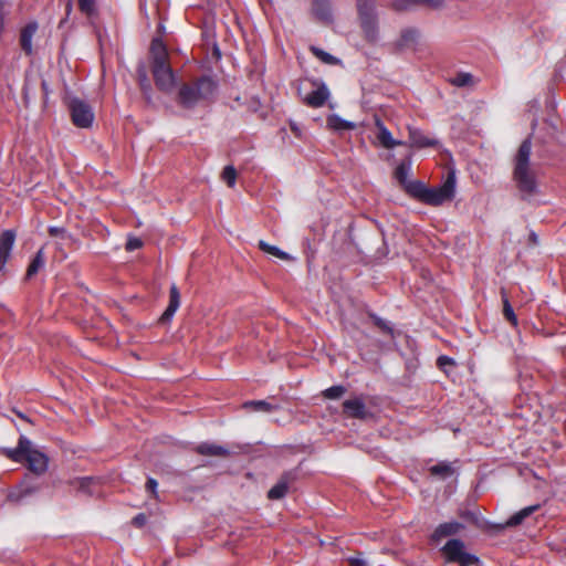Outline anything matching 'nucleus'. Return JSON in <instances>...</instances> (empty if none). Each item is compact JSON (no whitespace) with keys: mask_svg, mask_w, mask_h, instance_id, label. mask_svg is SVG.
<instances>
[{"mask_svg":"<svg viewBox=\"0 0 566 566\" xmlns=\"http://www.w3.org/2000/svg\"><path fill=\"white\" fill-rule=\"evenodd\" d=\"M531 155L532 140L531 137H527L521 143L513 158L512 172L513 181L521 193V198L524 200L530 199L538 192L536 174L531 167Z\"/></svg>","mask_w":566,"mask_h":566,"instance_id":"1","label":"nucleus"},{"mask_svg":"<svg viewBox=\"0 0 566 566\" xmlns=\"http://www.w3.org/2000/svg\"><path fill=\"white\" fill-rule=\"evenodd\" d=\"M0 454L13 462L23 463L35 475H42L49 469V457L25 436H20L15 448H0Z\"/></svg>","mask_w":566,"mask_h":566,"instance_id":"2","label":"nucleus"},{"mask_svg":"<svg viewBox=\"0 0 566 566\" xmlns=\"http://www.w3.org/2000/svg\"><path fill=\"white\" fill-rule=\"evenodd\" d=\"M217 88L218 83L210 75H201L182 83L178 88L176 101L181 107L191 109L201 103H211Z\"/></svg>","mask_w":566,"mask_h":566,"instance_id":"3","label":"nucleus"},{"mask_svg":"<svg viewBox=\"0 0 566 566\" xmlns=\"http://www.w3.org/2000/svg\"><path fill=\"white\" fill-rule=\"evenodd\" d=\"M149 54L150 70L156 87L164 93H170L175 87L176 76L170 65L167 46L161 39H153Z\"/></svg>","mask_w":566,"mask_h":566,"instance_id":"4","label":"nucleus"},{"mask_svg":"<svg viewBox=\"0 0 566 566\" xmlns=\"http://www.w3.org/2000/svg\"><path fill=\"white\" fill-rule=\"evenodd\" d=\"M359 25L367 42L376 43L379 38L376 0H356Z\"/></svg>","mask_w":566,"mask_h":566,"instance_id":"5","label":"nucleus"},{"mask_svg":"<svg viewBox=\"0 0 566 566\" xmlns=\"http://www.w3.org/2000/svg\"><path fill=\"white\" fill-rule=\"evenodd\" d=\"M455 174L450 170L440 187H428L426 197L423 200L424 205L438 207L447 201H451L455 195Z\"/></svg>","mask_w":566,"mask_h":566,"instance_id":"6","label":"nucleus"},{"mask_svg":"<svg viewBox=\"0 0 566 566\" xmlns=\"http://www.w3.org/2000/svg\"><path fill=\"white\" fill-rule=\"evenodd\" d=\"M442 553L449 563H458L460 566H470L479 563V558L464 551L461 539H449L442 547Z\"/></svg>","mask_w":566,"mask_h":566,"instance_id":"7","label":"nucleus"},{"mask_svg":"<svg viewBox=\"0 0 566 566\" xmlns=\"http://www.w3.org/2000/svg\"><path fill=\"white\" fill-rule=\"evenodd\" d=\"M72 123L78 128H88L94 120V112L90 104L80 99L72 98L69 103Z\"/></svg>","mask_w":566,"mask_h":566,"instance_id":"8","label":"nucleus"},{"mask_svg":"<svg viewBox=\"0 0 566 566\" xmlns=\"http://www.w3.org/2000/svg\"><path fill=\"white\" fill-rule=\"evenodd\" d=\"M296 469L285 471L280 476L279 481L269 490L268 499L272 501L283 499L287 494L290 486L296 481Z\"/></svg>","mask_w":566,"mask_h":566,"instance_id":"9","label":"nucleus"},{"mask_svg":"<svg viewBox=\"0 0 566 566\" xmlns=\"http://www.w3.org/2000/svg\"><path fill=\"white\" fill-rule=\"evenodd\" d=\"M343 412L348 418L360 420H364L369 416L365 401L360 397L345 400L343 402Z\"/></svg>","mask_w":566,"mask_h":566,"instance_id":"10","label":"nucleus"},{"mask_svg":"<svg viewBox=\"0 0 566 566\" xmlns=\"http://www.w3.org/2000/svg\"><path fill=\"white\" fill-rule=\"evenodd\" d=\"M311 10L318 22L325 25L333 23V9L329 0H312Z\"/></svg>","mask_w":566,"mask_h":566,"instance_id":"11","label":"nucleus"},{"mask_svg":"<svg viewBox=\"0 0 566 566\" xmlns=\"http://www.w3.org/2000/svg\"><path fill=\"white\" fill-rule=\"evenodd\" d=\"M313 85H317V87L308 93L303 102L312 108H319L326 103L331 93L325 83L313 82Z\"/></svg>","mask_w":566,"mask_h":566,"instance_id":"12","label":"nucleus"},{"mask_svg":"<svg viewBox=\"0 0 566 566\" xmlns=\"http://www.w3.org/2000/svg\"><path fill=\"white\" fill-rule=\"evenodd\" d=\"M15 231L4 230L0 234V272L3 271L14 245Z\"/></svg>","mask_w":566,"mask_h":566,"instance_id":"13","label":"nucleus"},{"mask_svg":"<svg viewBox=\"0 0 566 566\" xmlns=\"http://www.w3.org/2000/svg\"><path fill=\"white\" fill-rule=\"evenodd\" d=\"M408 132L411 147L422 149L427 147L437 148L440 145L437 138L426 135L419 128L408 127Z\"/></svg>","mask_w":566,"mask_h":566,"instance_id":"14","label":"nucleus"},{"mask_svg":"<svg viewBox=\"0 0 566 566\" xmlns=\"http://www.w3.org/2000/svg\"><path fill=\"white\" fill-rule=\"evenodd\" d=\"M463 528L464 525L457 521L441 523L436 527L431 535V539L433 542H440L444 537L457 535Z\"/></svg>","mask_w":566,"mask_h":566,"instance_id":"15","label":"nucleus"},{"mask_svg":"<svg viewBox=\"0 0 566 566\" xmlns=\"http://www.w3.org/2000/svg\"><path fill=\"white\" fill-rule=\"evenodd\" d=\"M38 30V23L36 22H30L27 25H24L20 31V46L21 50L27 54L31 55L33 53L32 48V39Z\"/></svg>","mask_w":566,"mask_h":566,"instance_id":"16","label":"nucleus"},{"mask_svg":"<svg viewBox=\"0 0 566 566\" xmlns=\"http://www.w3.org/2000/svg\"><path fill=\"white\" fill-rule=\"evenodd\" d=\"M180 306V293L176 284H172L169 290V304L163 313L160 321H170Z\"/></svg>","mask_w":566,"mask_h":566,"instance_id":"17","label":"nucleus"},{"mask_svg":"<svg viewBox=\"0 0 566 566\" xmlns=\"http://www.w3.org/2000/svg\"><path fill=\"white\" fill-rule=\"evenodd\" d=\"M419 38H420V32L418 29H416V28L402 29L400 32V36L396 42V46L399 50L410 48L418 43Z\"/></svg>","mask_w":566,"mask_h":566,"instance_id":"18","label":"nucleus"},{"mask_svg":"<svg viewBox=\"0 0 566 566\" xmlns=\"http://www.w3.org/2000/svg\"><path fill=\"white\" fill-rule=\"evenodd\" d=\"M427 188L428 186L423 181L411 180L410 182L406 184V187L402 189L409 197L423 203Z\"/></svg>","mask_w":566,"mask_h":566,"instance_id":"19","label":"nucleus"},{"mask_svg":"<svg viewBox=\"0 0 566 566\" xmlns=\"http://www.w3.org/2000/svg\"><path fill=\"white\" fill-rule=\"evenodd\" d=\"M98 480L94 476H83V478H75L70 481V484L77 491L87 494L93 495L95 491L93 490V486L96 485Z\"/></svg>","mask_w":566,"mask_h":566,"instance_id":"20","label":"nucleus"},{"mask_svg":"<svg viewBox=\"0 0 566 566\" xmlns=\"http://www.w3.org/2000/svg\"><path fill=\"white\" fill-rule=\"evenodd\" d=\"M45 264V255L44 249L41 248L36 251L34 256L32 258L30 264L28 265L25 272V280L32 279Z\"/></svg>","mask_w":566,"mask_h":566,"instance_id":"21","label":"nucleus"},{"mask_svg":"<svg viewBox=\"0 0 566 566\" xmlns=\"http://www.w3.org/2000/svg\"><path fill=\"white\" fill-rule=\"evenodd\" d=\"M196 452L206 455V457H227L229 455V451L218 444L213 443H201L196 448Z\"/></svg>","mask_w":566,"mask_h":566,"instance_id":"22","label":"nucleus"},{"mask_svg":"<svg viewBox=\"0 0 566 566\" xmlns=\"http://www.w3.org/2000/svg\"><path fill=\"white\" fill-rule=\"evenodd\" d=\"M328 128L333 130H352L356 128V124L346 119H343L336 114L328 115L326 118Z\"/></svg>","mask_w":566,"mask_h":566,"instance_id":"23","label":"nucleus"},{"mask_svg":"<svg viewBox=\"0 0 566 566\" xmlns=\"http://www.w3.org/2000/svg\"><path fill=\"white\" fill-rule=\"evenodd\" d=\"M539 509L538 504L526 506L522 509L521 511L513 514L507 521L506 526L514 527L523 523V521L532 515L534 512H536Z\"/></svg>","mask_w":566,"mask_h":566,"instance_id":"24","label":"nucleus"},{"mask_svg":"<svg viewBox=\"0 0 566 566\" xmlns=\"http://www.w3.org/2000/svg\"><path fill=\"white\" fill-rule=\"evenodd\" d=\"M429 472L432 476H438L446 480L454 474V468L451 463L442 461L429 468Z\"/></svg>","mask_w":566,"mask_h":566,"instance_id":"25","label":"nucleus"},{"mask_svg":"<svg viewBox=\"0 0 566 566\" xmlns=\"http://www.w3.org/2000/svg\"><path fill=\"white\" fill-rule=\"evenodd\" d=\"M419 6V0H392L389 8L395 12H407L415 10Z\"/></svg>","mask_w":566,"mask_h":566,"instance_id":"26","label":"nucleus"},{"mask_svg":"<svg viewBox=\"0 0 566 566\" xmlns=\"http://www.w3.org/2000/svg\"><path fill=\"white\" fill-rule=\"evenodd\" d=\"M378 140L385 148L392 149L395 146L401 144L400 142H397L392 138L391 133L382 124L378 123Z\"/></svg>","mask_w":566,"mask_h":566,"instance_id":"27","label":"nucleus"},{"mask_svg":"<svg viewBox=\"0 0 566 566\" xmlns=\"http://www.w3.org/2000/svg\"><path fill=\"white\" fill-rule=\"evenodd\" d=\"M259 248L261 251L269 253L273 256H276L281 260H290L291 259V256L286 252L280 250L275 245L269 244L268 242H265L263 240L259 241Z\"/></svg>","mask_w":566,"mask_h":566,"instance_id":"28","label":"nucleus"},{"mask_svg":"<svg viewBox=\"0 0 566 566\" xmlns=\"http://www.w3.org/2000/svg\"><path fill=\"white\" fill-rule=\"evenodd\" d=\"M502 301H503V315L507 322H510L513 326H517V317L514 313V310L505 295L504 290H502Z\"/></svg>","mask_w":566,"mask_h":566,"instance_id":"29","label":"nucleus"},{"mask_svg":"<svg viewBox=\"0 0 566 566\" xmlns=\"http://www.w3.org/2000/svg\"><path fill=\"white\" fill-rule=\"evenodd\" d=\"M243 407L247 409H252L254 411H264V412H270L277 408V407H274L271 403L266 402L265 400L247 401L243 403Z\"/></svg>","mask_w":566,"mask_h":566,"instance_id":"30","label":"nucleus"},{"mask_svg":"<svg viewBox=\"0 0 566 566\" xmlns=\"http://www.w3.org/2000/svg\"><path fill=\"white\" fill-rule=\"evenodd\" d=\"M311 52L325 64L336 65L339 63V60L336 56L319 48L311 46Z\"/></svg>","mask_w":566,"mask_h":566,"instance_id":"31","label":"nucleus"},{"mask_svg":"<svg viewBox=\"0 0 566 566\" xmlns=\"http://www.w3.org/2000/svg\"><path fill=\"white\" fill-rule=\"evenodd\" d=\"M137 73H138V83H139L140 91L149 99L150 93H151V84L147 76L146 70L144 67H140Z\"/></svg>","mask_w":566,"mask_h":566,"instance_id":"32","label":"nucleus"},{"mask_svg":"<svg viewBox=\"0 0 566 566\" xmlns=\"http://www.w3.org/2000/svg\"><path fill=\"white\" fill-rule=\"evenodd\" d=\"M369 317L371 318L374 325L379 328L384 334H387L391 337H394V328L391 325L385 321L384 318L377 316L374 313H369Z\"/></svg>","mask_w":566,"mask_h":566,"instance_id":"33","label":"nucleus"},{"mask_svg":"<svg viewBox=\"0 0 566 566\" xmlns=\"http://www.w3.org/2000/svg\"><path fill=\"white\" fill-rule=\"evenodd\" d=\"M409 174V166L405 163L399 164L395 169V178L400 184L402 188L406 187V184L410 182L411 180L408 179Z\"/></svg>","mask_w":566,"mask_h":566,"instance_id":"34","label":"nucleus"},{"mask_svg":"<svg viewBox=\"0 0 566 566\" xmlns=\"http://www.w3.org/2000/svg\"><path fill=\"white\" fill-rule=\"evenodd\" d=\"M222 180L230 187H234L237 181V170L233 166L229 165L223 168Z\"/></svg>","mask_w":566,"mask_h":566,"instance_id":"35","label":"nucleus"},{"mask_svg":"<svg viewBox=\"0 0 566 566\" xmlns=\"http://www.w3.org/2000/svg\"><path fill=\"white\" fill-rule=\"evenodd\" d=\"M346 392V388L342 385L332 386L323 391L326 399H338Z\"/></svg>","mask_w":566,"mask_h":566,"instance_id":"36","label":"nucleus"},{"mask_svg":"<svg viewBox=\"0 0 566 566\" xmlns=\"http://www.w3.org/2000/svg\"><path fill=\"white\" fill-rule=\"evenodd\" d=\"M78 9L87 17L96 13V6L94 0H78Z\"/></svg>","mask_w":566,"mask_h":566,"instance_id":"37","label":"nucleus"},{"mask_svg":"<svg viewBox=\"0 0 566 566\" xmlns=\"http://www.w3.org/2000/svg\"><path fill=\"white\" fill-rule=\"evenodd\" d=\"M473 77L470 73H458L452 80V84L462 87L472 84Z\"/></svg>","mask_w":566,"mask_h":566,"instance_id":"38","label":"nucleus"},{"mask_svg":"<svg viewBox=\"0 0 566 566\" xmlns=\"http://www.w3.org/2000/svg\"><path fill=\"white\" fill-rule=\"evenodd\" d=\"M39 491V486H31L28 485L25 482L21 485V490L19 492V495L15 497L14 494H10V499L20 500L24 496L31 495Z\"/></svg>","mask_w":566,"mask_h":566,"instance_id":"39","label":"nucleus"},{"mask_svg":"<svg viewBox=\"0 0 566 566\" xmlns=\"http://www.w3.org/2000/svg\"><path fill=\"white\" fill-rule=\"evenodd\" d=\"M350 566H369L368 560L364 557V554L358 552L353 556L346 558Z\"/></svg>","mask_w":566,"mask_h":566,"instance_id":"40","label":"nucleus"},{"mask_svg":"<svg viewBox=\"0 0 566 566\" xmlns=\"http://www.w3.org/2000/svg\"><path fill=\"white\" fill-rule=\"evenodd\" d=\"M48 233L52 238L65 239L67 237V230L64 227L51 226L48 228Z\"/></svg>","mask_w":566,"mask_h":566,"instance_id":"41","label":"nucleus"},{"mask_svg":"<svg viewBox=\"0 0 566 566\" xmlns=\"http://www.w3.org/2000/svg\"><path fill=\"white\" fill-rule=\"evenodd\" d=\"M419 6H427L430 9L439 10L444 7V0H419Z\"/></svg>","mask_w":566,"mask_h":566,"instance_id":"42","label":"nucleus"},{"mask_svg":"<svg viewBox=\"0 0 566 566\" xmlns=\"http://www.w3.org/2000/svg\"><path fill=\"white\" fill-rule=\"evenodd\" d=\"M454 365H455L454 359L449 356H446V355H441L437 359V366L440 369H443L446 366H454Z\"/></svg>","mask_w":566,"mask_h":566,"instance_id":"43","label":"nucleus"},{"mask_svg":"<svg viewBox=\"0 0 566 566\" xmlns=\"http://www.w3.org/2000/svg\"><path fill=\"white\" fill-rule=\"evenodd\" d=\"M157 488H158V482L155 479L149 478L146 482V491L148 493H150L151 496L155 499H157Z\"/></svg>","mask_w":566,"mask_h":566,"instance_id":"44","label":"nucleus"},{"mask_svg":"<svg viewBox=\"0 0 566 566\" xmlns=\"http://www.w3.org/2000/svg\"><path fill=\"white\" fill-rule=\"evenodd\" d=\"M147 523V516L146 514L144 513H138L136 516L133 517L132 520V524L135 526V527H138V528H142L146 525Z\"/></svg>","mask_w":566,"mask_h":566,"instance_id":"45","label":"nucleus"},{"mask_svg":"<svg viewBox=\"0 0 566 566\" xmlns=\"http://www.w3.org/2000/svg\"><path fill=\"white\" fill-rule=\"evenodd\" d=\"M143 245V242L140 239L138 238H130L127 243H126V250L127 251H134V250H137L139 248H142Z\"/></svg>","mask_w":566,"mask_h":566,"instance_id":"46","label":"nucleus"},{"mask_svg":"<svg viewBox=\"0 0 566 566\" xmlns=\"http://www.w3.org/2000/svg\"><path fill=\"white\" fill-rule=\"evenodd\" d=\"M530 240L533 242V243H536L537 242V235L535 233H531L530 235Z\"/></svg>","mask_w":566,"mask_h":566,"instance_id":"47","label":"nucleus"},{"mask_svg":"<svg viewBox=\"0 0 566 566\" xmlns=\"http://www.w3.org/2000/svg\"><path fill=\"white\" fill-rule=\"evenodd\" d=\"M17 415H18L21 419H23V420H28V418H27L23 413H21V412H17Z\"/></svg>","mask_w":566,"mask_h":566,"instance_id":"48","label":"nucleus"},{"mask_svg":"<svg viewBox=\"0 0 566 566\" xmlns=\"http://www.w3.org/2000/svg\"><path fill=\"white\" fill-rule=\"evenodd\" d=\"M71 8H72V1H71V0H69V1H67V6H66L67 11H70V10H71Z\"/></svg>","mask_w":566,"mask_h":566,"instance_id":"49","label":"nucleus"}]
</instances>
